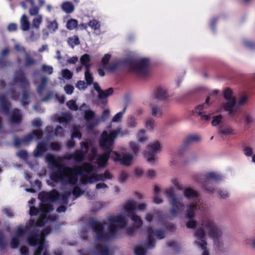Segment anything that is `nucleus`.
I'll return each mask as SVG.
<instances>
[{"instance_id":"nucleus-32","label":"nucleus","mask_w":255,"mask_h":255,"mask_svg":"<svg viewBox=\"0 0 255 255\" xmlns=\"http://www.w3.org/2000/svg\"><path fill=\"white\" fill-rule=\"evenodd\" d=\"M38 199L43 203H51L56 201V199L51 198L45 192H41L38 195Z\"/></svg>"},{"instance_id":"nucleus-42","label":"nucleus","mask_w":255,"mask_h":255,"mask_svg":"<svg viewBox=\"0 0 255 255\" xmlns=\"http://www.w3.org/2000/svg\"><path fill=\"white\" fill-rule=\"evenodd\" d=\"M169 202L172 207L176 208L179 211H183L184 208V205L180 202L178 197H173V200Z\"/></svg>"},{"instance_id":"nucleus-41","label":"nucleus","mask_w":255,"mask_h":255,"mask_svg":"<svg viewBox=\"0 0 255 255\" xmlns=\"http://www.w3.org/2000/svg\"><path fill=\"white\" fill-rule=\"evenodd\" d=\"M78 170L79 168L78 167H75L74 170L77 172V175L80 176H86L88 177V179L87 183L89 184H92L94 182H98V181L96 180V175L94 177H90L86 174L87 172L85 170H82L80 172H78Z\"/></svg>"},{"instance_id":"nucleus-43","label":"nucleus","mask_w":255,"mask_h":255,"mask_svg":"<svg viewBox=\"0 0 255 255\" xmlns=\"http://www.w3.org/2000/svg\"><path fill=\"white\" fill-rule=\"evenodd\" d=\"M195 217V210L193 205L189 204L187 206L186 218L188 220H194Z\"/></svg>"},{"instance_id":"nucleus-36","label":"nucleus","mask_w":255,"mask_h":255,"mask_svg":"<svg viewBox=\"0 0 255 255\" xmlns=\"http://www.w3.org/2000/svg\"><path fill=\"white\" fill-rule=\"evenodd\" d=\"M46 27L51 33H54L58 28V23L56 20L53 21L50 20L49 19H46Z\"/></svg>"},{"instance_id":"nucleus-33","label":"nucleus","mask_w":255,"mask_h":255,"mask_svg":"<svg viewBox=\"0 0 255 255\" xmlns=\"http://www.w3.org/2000/svg\"><path fill=\"white\" fill-rule=\"evenodd\" d=\"M72 194V191L67 190L65 191L63 194L59 195L58 198H54L56 199V201L62 202L64 205H67L68 203V199Z\"/></svg>"},{"instance_id":"nucleus-60","label":"nucleus","mask_w":255,"mask_h":255,"mask_svg":"<svg viewBox=\"0 0 255 255\" xmlns=\"http://www.w3.org/2000/svg\"><path fill=\"white\" fill-rule=\"evenodd\" d=\"M85 191L81 189L80 187L79 186L75 187L74 188V191H72V194L74 197L73 200H75L78 197H79L81 195L84 193Z\"/></svg>"},{"instance_id":"nucleus-29","label":"nucleus","mask_w":255,"mask_h":255,"mask_svg":"<svg viewBox=\"0 0 255 255\" xmlns=\"http://www.w3.org/2000/svg\"><path fill=\"white\" fill-rule=\"evenodd\" d=\"M204 109V105L201 104L197 106L194 110V113H197L201 117V119L205 121H208L211 117V114L205 115L203 112Z\"/></svg>"},{"instance_id":"nucleus-11","label":"nucleus","mask_w":255,"mask_h":255,"mask_svg":"<svg viewBox=\"0 0 255 255\" xmlns=\"http://www.w3.org/2000/svg\"><path fill=\"white\" fill-rule=\"evenodd\" d=\"M112 158L114 161L118 162L121 165L128 166L131 164L133 157L131 153H120L117 151H113Z\"/></svg>"},{"instance_id":"nucleus-50","label":"nucleus","mask_w":255,"mask_h":255,"mask_svg":"<svg viewBox=\"0 0 255 255\" xmlns=\"http://www.w3.org/2000/svg\"><path fill=\"white\" fill-rule=\"evenodd\" d=\"M99 122V120L96 118L86 121V126L87 129L88 130H92L96 126L98 125Z\"/></svg>"},{"instance_id":"nucleus-19","label":"nucleus","mask_w":255,"mask_h":255,"mask_svg":"<svg viewBox=\"0 0 255 255\" xmlns=\"http://www.w3.org/2000/svg\"><path fill=\"white\" fill-rule=\"evenodd\" d=\"M90 252L94 255H110V250L107 245L98 244Z\"/></svg>"},{"instance_id":"nucleus-55","label":"nucleus","mask_w":255,"mask_h":255,"mask_svg":"<svg viewBox=\"0 0 255 255\" xmlns=\"http://www.w3.org/2000/svg\"><path fill=\"white\" fill-rule=\"evenodd\" d=\"M127 105H126L122 111L116 114L112 118V122L115 123L120 122L122 121L124 114L127 109Z\"/></svg>"},{"instance_id":"nucleus-45","label":"nucleus","mask_w":255,"mask_h":255,"mask_svg":"<svg viewBox=\"0 0 255 255\" xmlns=\"http://www.w3.org/2000/svg\"><path fill=\"white\" fill-rule=\"evenodd\" d=\"M16 155L17 156H18L20 158L24 160L26 162V164L28 165V166L30 168L32 169V163L30 162H27V159L28 157V155L27 152L24 150H21L19 152L16 153Z\"/></svg>"},{"instance_id":"nucleus-15","label":"nucleus","mask_w":255,"mask_h":255,"mask_svg":"<svg viewBox=\"0 0 255 255\" xmlns=\"http://www.w3.org/2000/svg\"><path fill=\"white\" fill-rule=\"evenodd\" d=\"M130 62L131 61L128 60L127 58L119 60L116 62L110 65L104 64L102 66L103 69H105L107 71L114 72L116 70L122 69L124 66H128V64H130Z\"/></svg>"},{"instance_id":"nucleus-59","label":"nucleus","mask_w":255,"mask_h":255,"mask_svg":"<svg viewBox=\"0 0 255 255\" xmlns=\"http://www.w3.org/2000/svg\"><path fill=\"white\" fill-rule=\"evenodd\" d=\"M88 25L89 26L91 27L92 29L95 30L99 29L101 27L99 22L96 19L90 20L88 23Z\"/></svg>"},{"instance_id":"nucleus-64","label":"nucleus","mask_w":255,"mask_h":255,"mask_svg":"<svg viewBox=\"0 0 255 255\" xmlns=\"http://www.w3.org/2000/svg\"><path fill=\"white\" fill-rule=\"evenodd\" d=\"M45 160L48 163L50 166L53 165L55 163V156L51 153H48L45 156Z\"/></svg>"},{"instance_id":"nucleus-14","label":"nucleus","mask_w":255,"mask_h":255,"mask_svg":"<svg viewBox=\"0 0 255 255\" xmlns=\"http://www.w3.org/2000/svg\"><path fill=\"white\" fill-rule=\"evenodd\" d=\"M200 140L201 137L198 135L192 134L187 136L183 141V147L178 150V155L181 156L184 154L189 145L193 143H197Z\"/></svg>"},{"instance_id":"nucleus-34","label":"nucleus","mask_w":255,"mask_h":255,"mask_svg":"<svg viewBox=\"0 0 255 255\" xmlns=\"http://www.w3.org/2000/svg\"><path fill=\"white\" fill-rule=\"evenodd\" d=\"M219 133L224 135H233L234 133L230 126L222 125L219 127Z\"/></svg>"},{"instance_id":"nucleus-62","label":"nucleus","mask_w":255,"mask_h":255,"mask_svg":"<svg viewBox=\"0 0 255 255\" xmlns=\"http://www.w3.org/2000/svg\"><path fill=\"white\" fill-rule=\"evenodd\" d=\"M136 122L134 116H130L127 120V126L129 128H134L136 127Z\"/></svg>"},{"instance_id":"nucleus-51","label":"nucleus","mask_w":255,"mask_h":255,"mask_svg":"<svg viewBox=\"0 0 255 255\" xmlns=\"http://www.w3.org/2000/svg\"><path fill=\"white\" fill-rule=\"evenodd\" d=\"M24 177L25 179L29 182L30 187L29 188H25L24 185H23L22 187L24 189V190L27 192L32 193V180H31V173L30 172L26 171L24 173Z\"/></svg>"},{"instance_id":"nucleus-37","label":"nucleus","mask_w":255,"mask_h":255,"mask_svg":"<svg viewBox=\"0 0 255 255\" xmlns=\"http://www.w3.org/2000/svg\"><path fill=\"white\" fill-rule=\"evenodd\" d=\"M147 252V248L142 244L136 245L134 248L135 255H146Z\"/></svg>"},{"instance_id":"nucleus-6","label":"nucleus","mask_w":255,"mask_h":255,"mask_svg":"<svg viewBox=\"0 0 255 255\" xmlns=\"http://www.w3.org/2000/svg\"><path fill=\"white\" fill-rule=\"evenodd\" d=\"M38 222L33 219V247L39 246L42 244V236L47 235L51 233V229L50 226L46 227H38Z\"/></svg>"},{"instance_id":"nucleus-26","label":"nucleus","mask_w":255,"mask_h":255,"mask_svg":"<svg viewBox=\"0 0 255 255\" xmlns=\"http://www.w3.org/2000/svg\"><path fill=\"white\" fill-rule=\"evenodd\" d=\"M31 140H32V132H29L23 138H19L18 137L15 136L14 138V145L15 147L18 148L20 145L24 144Z\"/></svg>"},{"instance_id":"nucleus-58","label":"nucleus","mask_w":255,"mask_h":255,"mask_svg":"<svg viewBox=\"0 0 255 255\" xmlns=\"http://www.w3.org/2000/svg\"><path fill=\"white\" fill-rule=\"evenodd\" d=\"M84 119L86 121H89L95 118V113L94 111L91 110L85 111L84 116Z\"/></svg>"},{"instance_id":"nucleus-5","label":"nucleus","mask_w":255,"mask_h":255,"mask_svg":"<svg viewBox=\"0 0 255 255\" xmlns=\"http://www.w3.org/2000/svg\"><path fill=\"white\" fill-rule=\"evenodd\" d=\"M119 130H111L109 133H107L102 137L100 141V146L103 150L104 158L108 161L110 157L111 153H113L115 138L118 135Z\"/></svg>"},{"instance_id":"nucleus-61","label":"nucleus","mask_w":255,"mask_h":255,"mask_svg":"<svg viewBox=\"0 0 255 255\" xmlns=\"http://www.w3.org/2000/svg\"><path fill=\"white\" fill-rule=\"evenodd\" d=\"M2 213L8 218H12L14 216V214L12 209L8 207H3L2 209Z\"/></svg>"},{"instance_id":"nucleus-49","label":"nucleus","mask_w":255,"mask_h":255,"mask_svg":"<svg viewBox=\"0 0 255 255\" xmlns=\"http://www.w3.org/2000/svg\"><path fill=\"white\" fill-rule=\"evenodd\" d=\"M244 123L247 128H250L254 122V118L251 115L245 113L243 115Z\"/></svg>"},{"instance_id":"nucleus-47","label":"nucleus","mask_w":255,"mask_h":255,"mask_svg":"<svg viewBox=\"0 0 255 255\" xmlns=\"http://www.w3.org/2000/svg\"><path fill=\"white\" fill-rule=\"evenodd\" d=\"M7 243L5 240L4 235L0 232V252L5 253L7 252L6 247Z\"/></svg>"},{"instance_id":"nucleus-27","label":"nucleus","mask_w":255,"mask_h":255,"mask_svg":"<svg viewBox=\"0 0 255 255\" xmlns=\"http://www.w3.org/2000/svg\"><path fill=\"white\" fill-rule=\"evenodd\" d=\"M15 50L19 52L22 53L24 54L25 57V65L26 66H28L32 64V58L31 56L26 53L24 47L18 43H16L14 45Z\"/></svg>"},{"instance_id":"nucleus-38","label":"nucleus","mask_w":255,"mask_h":255,"mask_svg":"<svg viewBox=\"0 0 255 255\" xmlns=\"http://www.w3.org/2000/svg\"><path fill=\"white\" fill-rule=\"evenodd\" d=\"M20 28L23 31H27L30 28V23L25 14H23L20 20Z\"/></svg>"},{"instance_id":"nucleus-48","label":"nucleus","mask_w":255,"mask_h":255,"mask_svg":"<svg viewBox=\"0 0 255 255\" xmlns=\"http://www.w3.org/2000/svg\"><path fill=\"white\" fill-rule=\"evenodd\" d=\"M67 43L70 47L74 48L75 46L79 45L80 42L78 36L77 35H74L68 38Z\"/></svg>"},{"instance_id":"nucleus-18","label":"nucleus","mask_w":255,"mask_h":255,"mask_svg":"<svg viewBox=\"0 0 255 255\" xmlns=\"http://www.w3.org/2000/svg\"><path fill=\"white\" fill-rule=\"evenodd\" d=\"M183 191L184 196L188 200L196 201L198 200L200 193L197 190L193 188L186 186L184 187Z\"/></svg>"},{"instance_id":"nucleus-31","label":"nucleus","mask_w":255,"mask_h":255,"mask_svg":"<svg viewBox=\"0 0 255 255\" xmlns=\"http://www.w3.org/2000/svg\"><path fill=\"white\" fill-rule=\"evenodd\" d=\"M43 216L44 218L42 220L38 221V227H39L42 228L44 227L46 224L54 222L56 219V217L55 215H52L49 216H47V215Z\"/></svg>"},{"instance_id":"nucleus-13","label":"nucleus","mask_w":255,"mask_h":255,"mask_svg":"<svg viewBox=\"0 0 255 255\" xmlns=\"http://www.w3.org/2000/svg\"><path fill=\"white\" fill-rule=\"evenodd\" d=\"M114 93V89L112 87L103 90H102L98 95V101L95 104L102 108H104L108 103L107 98L112 95Z\"/></svg>"},{"instance_id":"nucleus-2","label":"nucleus","mask_w":255,"mask_h":255,"mask_svg":"<svg viewBox=\"0 0 255 255\" xmlns=\"http://www.w3.org/2000/svg\"><path fill=\"white\" fill-rule=\"evenodd\" d=\"M10 88L8 93L10 94L11 98L15 101H17L19 99L20 93L19 92H17L14 90L15 87L19 85L21 88L23 93L21 104L23 106L28 105V103L24 102V101L27 100L29 97V85L28 81L22 71L20 70L15 73L10 82Z\"/></svg>"},{"instance_id":"nucleus-54","label":"nucleus","mask_w":255,"mask_h":255,"mask_svg":"<svg viewBox=\"0 0 255 255\" xmlns=\"http://www.w3.org/2000/svg\"><path fill=\"white\" fill-rule=\"evenodd\" d=\"M128 218H129L134 222L136 227L141 226L142 224V221L140 217L135 215V213L128 216Z\"/></svg>"},{"instance_id":"nucleus-57","label":"nucleus","mask_w":255,"mask_h":255,"mask_svg":"<svg viewBox=\"0 0 255 255\" xmlns=\"http://www.w3.org/2000/svg\"><path fill=\"white\" fill-rule=\"evenodd\" d=\"M42 21V15H38L37 17L33 18V28L39 29L40 25Z\"/></svg>"},{"instance_id":"nucleus-1","label":"nucleus","mask_w":255,"mask_h":255,"mask_svg":"<svg viewBox=\"0 0 255 255\" xmlns=\"http://www.w3.org/2000/svg\"><path fill=\"white\" fill-rule=\"evenodd\" d=\"M109 223L108 230H105L107 226L106 222H100L93 218H90L89 224L92 230L96 235V239L99 242H106L116 238L119 228L125 229L128 222V218L121 214L116 216H110L108 218Z\"/></svg>"},{"instance_id":"nucleus-23","label":"nucleus","mask_w":255,"mask_h":255,"mask_svg":"<svg viewBox=\"0 0 255 255\" xmlns=\"http://www.w3.org/2000/svg\"><path fill=\"white\" fill-rule=\"evenodd\" d=\"M0 104L3 113L5 115H8L9 114L10 103L6 99V94H2L0 95Z\"/></svg>"},{"instance_id":"nucleus-46","label":"nucleus","mask_w":255,"mask_h":255,"mask_svg":"<svg viewBox=\"0 0 255 255\" xmlns=\"http://www.w3.org/2000/svg\"><path fill=\"white\" fill-rule=\"evenodd\" d=\"M143 245H144L147 250H151L155 247V241L154 239L153 236H148L146 242H145Z\"/></svg>"},{"instance_id":"nucleus-3","label":"nucleus","mask_w":255,"mask_h":255,"mask_svg":"<svg viewBox=\"0 0 255 255\" xmlns=\"http://www.w3.org/2000/svg\"><path fill=\"white\" fill-rule=\"evenodd\" d=\"M29 207V214L30 216L27 225L22 228L19 226L17 227L14 237H12L10 242V246L12 249H17L19 245V239L24 235H27L26 241L29 246H32V198L28 201Z\"/></svg>"},{"instance_id":"nucleus-44","label":"nucleus","mask_w":255,"mask_h":255,"mask_svg":"<svg viewBox=\"0 0 255 255\" xmlns=\"http://www.w3.org/2000/svg\"><path fill=\"white\" fill-rule=\"evenodd\" d=\"M151 115L153 117H160L162 114V109L157 105H150Z\"/></svg>"},{"instance_id":"nucleus-24","label":"nucleus","mask_w":255,"mask_h":255,"mask_svg":"<svg viewBox=\"0 0 255 255\" xmlns=\"http://www.w3.org/2000/svg\"><path fill=\"white\" fill-rule=\"evenodd\" d=\"M9 120L12 124H19L22 121L21 111L17 109L12 110L9 115Z\"/></svg>"},{"instance_id":"nucleus-17","label":"nucleus","mask_w":255,"mask_h":255,"mask_svg":"<svg viewBox=\"0 0 255 255\" xmlns=\"http://www.w3.org/2000/svg\"><path fill=\"white\" fill-rule=\"evenodd\" d=\"M81 149L76 151L73 154V160L78 163H80L85 159L88 151L87 146L83 142H81Z\"/></svg>"},{"instance_id":"nucleus-52","label":"nucleus","mask_w":255,"mask_h":255,"mask_svg":"<svg viewBox=\"0 0 255 255\" xmlns=\"http://www.w3.org/2000/svg\"><path fill=\"white\" fill-rule=\"evenodd\" d=\"M165 196L169 202H170V201L173 200V197H178L174 190L171 187L166 189L165 191Z\"/></svg>"},{"instance_id":"nucleus-22","label":"nucleus","mask_w":255,"mask_h":255,"mask_svg":"<svg viewBox=\"0 0 255 255\" xmlns=\"http://www.w3.org/2000/svg\"><path fill=\"white\" fill-rule=\"evenodd\" d=\"M124 209L126 214L124 215L128 218V216L135 213L137 209V204L135 202L129 200L125 205Z\"/></svg>"},{"instance_id":"nucleus-7","label":"nucleus","mask_w":255,"mask_h":255,"mask_svg":"<svg viewBox=\"0 0 255 255\" xmlns=\"http://www.w3.org/2000/svg\"><path fill=\"white\" fill-rule=\"evenodd\" d=\"M128 60L131 61L128 66L130 67L133 71L139 74L145 75L148 72V67L149 66V59L147 58H143L140 59H134L131 58H128Z\"/></svg>"},{"instance_id":"nucleus-40","label":"nucleus","mask_w":255,"mask_h":255,"mask_svg":"<svg viewBox=\"0 0 255 255\" xmlns=\"http://www.w3.org/2000/svg\"><path fill=\"white\" fill-rule=\"evenodd\" d=\"M96 180L98 181H105L106 180H111L113 175L109 170H106L103 174H97L96 175Z\"/></svg>"},{"instance_id":"nucleus-25","label":"nucleus","mask_w":255,"mask_h":255,"mask_svg":"<svg viewBox=\"0 0 255 255\" xmlns=\"http://www.w3.org/2000/svg\"><path fill=\"white\" fill-rule=\"evenodd\" d=\"M48 143L47 141H43L40 142L37 146V151L33 154V155L36 157L43 155L44 153L47 151Z\"/></svg>"},{"instance_id":"nucleus-9","label":"nucleus","mask_w":255,"mask_h":255,"mask_svg":"<svg viewBox=\"0 0 255 255\" xmlns=\"http://www.w3.org/2000/svg\"><path fill=\"white\" fill-rule=\"evenodd\" d=\"M223 95L224 98L226 101V103L223 104V107L225 111H231L235 108L236 106V99L233 96V93L232 89L230 88H226L223 91Z\"/></svg>"},{"instance_id":"nucleus-12","label":"nucleus","mask_w":255,"mask_h":255,"mask_svg":"<svg viewBox=\"0 0 255 255\" xmlns=\"http://www.w3.org/2000/svg\"><path fill=\"white\" fill-rule=\"evenodd\" d=\"M195 235L198 238V241L196 242L197 247L203 250L202 255H209L207 248V244L205 241L204 230L201 228L197 229Z\"/></svg>"},{"instance_id":"nucleus-53","label":"nucleus","mask_w":255,"mask_h":255,"mask_svg":"<svg viewBox=\"0 0 255 255\" xmlns=\"http://www.w3.org/2000/svg\"><path fill=\"white\" fill-rule=\"evenodd\" d=\"M78 25V21L76 19L71 18L68 20L66 23V27L68 29L71 30L75 29Z\"/></svg>"},{"instance_id":"nucleus-10","label":"nucleus","mask_w":255,"mask_h":255,"mask_svg":"<svg viewBox=\"0 0 255 255\" xmlns=\"http://www.w3.org/2000/svg\"><path fill=\"white\" fill-rule=\"evenodd\" d=\"M147 151H145L144 156L149 163H153L155 161V156L161 151L160 143L156 141L147 147Z\"/></svg>"},{"instance_id":"nucleus-8","label":"nucleus","mask_w":255,"mask_h":255,"mask_svg":"<svg viewBox=\"0 0 255 255\" xmlns=\"http://www.w3.org/2000/svg\"><path fill=\"white\" fill-rule=\"evenodd\" d=\"M205 180L202 183L203 189L208 194H213L214 191V187L211 182L212 179L218 182L223 180V177L214 172H210L204 175Z\"/></svg>"},{"instance_id":"nucleus-21","label":"nucleus","mask_w":255,"mask_h":255,"mask_svg":"<svg viewBox=\"0 0 255 255\" xmlns=\"http://www.w3.org/2000/svg\"><path fill=\"white\" fill-rule=\"evenodd\" d=\"M169 97L167 92L164 89L161 87L157 88L153 93V99L160 101H166Z\"/></svg>"},{"instance_id":"nucleus-63","label":"nucleus","mask_w":255,"mask_h":255,"mask_svg":"<svg viewBox=\"0 0 255 255\" xmlns=\"http://www.w3.org/2000/svg\"><path fill=\"white\" fill-rule=\"evenodd\" d=\"M222 119L223 116L221 115L213 117V120L211 122L212 125L214 127L218 126L220 124L222 123Z\"/></svg>"},{"instance_id":"nucleus-39","label":"nucleus","mask_w":255,"mask_h":255,"mask_svg":"<svg viewBox=\"0 0 255 255\" xmlns=\"http://www.w3.org/2000/svg\"><path fill=\"white\" fill-rule=\"evenodd\" d=\"M61 8L62 10L67 14H69L73 12L75 8L73 3L68 1H65L62 4Z\"/></svg>"},{"instance_id":"nucleus-30","label":"nucleus","mask_w":255,"mask_h":255,"mask_svg":"<svg viewBox=\"0 0 255 255\" xmlns=\"http://www.w3.org/2000/svg\"><path fill=\"white\" fill-rule=\"evenodd\" d=\"M213 193H215L219 199L223 200H226L230 196V194L227 190L222 188L217 189L216 190L214 189Z\"/></svg>"},{"instance_id":"nucleus-16","label":"nucleus","mask_w":255,"mask_h":255,"mask_svg":"<svg viewBox=\"0 0 255 255\" xmlns=\"http://www.w3.org/2000/svg\"><path fill=\"white\" fill-rule=\"evenodd\" d=\"M52 172L50 174L51 180L54 182L56 179H59L64 173L65 168L63 165L57 164L56 163L50 166Z\"/></svg>"},{"instance_id":"nucleus-28","label":"nucleus","mask_w":255,"mask_h":255,"mask_svg":"<svg viewBox=\"0 0 255 255\" xmlns=\"http://www.w3.org/2000/svg\"><path fill=\"white\" fill-rule=\"evenodd\" d=\"M41 72L51 75L53 72V68L52 66L50 65L43 64L40 69H35L33 70V76H38Z\"/></svg>"},{"instance_id":"nucleus-4","label":"nucleus","mask_w":255,"mask_h":255,"mask_svg":"<svg viewBox=\"0 0 255 255\" xmlns=\"http://www.w3.org/2000/svg\"><path fill=\"white\" fill-rule=\"evenodd\" d=\"M202 226L208 231L209 235L212 238L215 250L221 252H225L226 249L221 241L222 232L216 223L211 220H207L202 223Z\"/></svg>"},{"instance_id":"nucleus-20","label":"nucleus","mask_w":255,"mask_h":255,"mask_svg":"<svg viewBox=\"0 0 255 255\" xmlns=\"http://www.w3.org/2000/svg\"><path fill=\"white\" fill-rule=\"evenodd\" d=\"M49 255L48 252V245L46 243L45 238L43 239L42 244H40L39 246L33 247V255Z\"/></svg>"},{"instance_id":"nucleus-56","label":"nucleus","mask_w":255,"mask_h":255,"mask_svg":"<svg viewBox=\"0 0 255 255\" xmlns=\"http://www.w3.org/2000/svg\"><path fill=\"white\" fill-rule=\"evenodd\" d=\"M47 204H48V205H47L46 210H44L42 208H39V211H40V215L41 216L47 215L48 214L52 212L53 211L54 208H53V205L51 204V203H47Z\"/></svg>"},{"instance_id":"nucleus-35","label":"nucleus","mask_w":255,"mask_h":255,"mask_svg":"<svg viewBox=\"0 0 255 255\" xmlns=\"http://www.w3.org/2000/svg\"><path fill=\"white\" fill-rule=\"evenodd\" d=\"M47 83L48 79L46 77L43 76L41 77V82L37 88V92L39 96H41L43 95V92L47 85Z\"/></svg>"}]
</instances>
